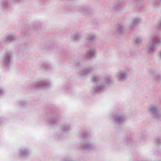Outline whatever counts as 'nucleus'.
<instances>
[{"mask_svg": "<svg viewBox=\"0 0 161 161\" xmlns=\"http://www.w3.org/2000/svg\"><path fill=\"white\" fill-rule=\"evenodd\" d=\"M150 111H157L158 109V107L154 105H151L150 107Z\"/></svg>", "mask_w": 161, "mask_h": 161, "instance_id": "obj_15", "label": "nucleus"}, {"mask_svg": "<svg viewBox=\"0 0 161 161\" xmlns=\"http://www.w3.org/2000/svg\"><path fill=\"white\" fill-rule=\"evenodd\" d=\"M159 56H160V58H161V52L160 53H159Z\"/></svg>", "mask_w": 161, "mask_h": 161, "instance_id": "obj_21", "label": "nucleus"}, {"mask_svg": "<svg viewBox=\"0 0 161 161\" xmlns=\"http://www.w3.org/2000/svg\"><path fill=\"white\" fill-rule=\"evenodd\" d=\"M86 38L88 42H91L94 40L95 38V36L93 35H89Z\"/></svg>", "mask_w": 161, "mask_h": 161, "instance_id": "obj_9", "label": "nucleus"}, {"mask_svg": "<svg viewBox=\"0 0 161 161\" xmlns=\"http://www.w3.org/2000/svg\"><path fill=\"white\" fill-rule=\"evenodd\" d=\"M99 79L98 77L95 75H93L92 77V80L95 84H97L99 81Z\"/></svg>", "mask_w": 161, "mask_h": 161, "instance_id": "obj_10", "label": "nucleus"}, {"mask_svg": "<svg viewBox=\"0 0 161 161\" xmlns=\"http://www.w3.org/2000/svg\"><path fill=\"white\" fill-rule=\"evenodd\" d=\"M11 57V54L8 53H5L3 61L4 65H7L9 64Z\"/></svg>", "mask_w": 161, "mask_h": 161, "instance_id": "obj_2", "label": "nucleus"}, {"mask_svg": "<svg viewBox=\"0 0 161 161\" xmlns=\"http://www.w3.org/2000/svg\"><path fill=\"white\" fill-rule=\"evenodd\" d=\"M158 26L159 27L160 29H161V21L160 22L159 24L158 25Z\"/></svg>", "mask_w": 161, "mask_h": 161, "instance_id": "obj_18", "label": "nucleus"}, {"mask_svg": "<svg viewBox=\"0 0 161 161\" xmlns=\"http://www.w3.org/2000/svg\"><path fill=\"white\" fill-rule=\"evenodd\" d=\"M95 53L94 50H90L86 54V57L87 58H91L95 56Z\"/></svg>", "mask_w": 161, "mask_h": 161, "instance_id": "obj_5", "label": "nucleus"}, {"mask_svg": "<svg viewBox=\"0 0 161 161\" xmlns=\"http://www.w3.org/2000/svg\"><path fill=\"white\" fill-rule=\"evenodd\" d=\"M34 85L36 87H46L47 85V82L46 81L44 80L37 82Z\"/></svg>", "mask_w": 161, "mask_h": 161, "instance_id": "obj_4", "label": "nucleus"}, {"mask_svg": "<svg viewBox=\"0 0 161 161\" xmlns=\"http://www.w3.org/2000/svg\"><path fill=\"white\" fill-rule=\"evenodd\" d=\"M14 36L12 35H8L6 38V41H11L14 40Z\"/></svg>", "mask_w": 161, "mask_h": 161, "instance_id": "obj_14", "label": "nucleus"}, {"mask_svg": "<svg viewBox=\"0 0 161 161\" xmlns=\"http://www.w3.org/2000/svg\"><path fill=\"white\" fill-rule=\"evenodd\" d=\"M141 22V20L140 19L135 18L133 20L132 25H136L140 23Z\"/></svg>", "mask_w": 161, "mask_h": 161, "instance_id": "obj_7", "label": "nucleus"}, {"mask_svg": "<svg viewBox=\"0 0 161 161\" xmlns=\"http://www.w3.org/2000/svg\"><path fill=\"white\" fill-rule=\"evenodd\" d=\"M124 31V28L121 25H119L117 29V31L119 33L121 34Z\"/></svg>", "mask_w": 161, "mask_h": 161, "instance_id": "obj_12", "label": "nucleus"}, {"mask_svg": "<svg viewBox=\"0 0 161 161\" xmlns=\"http://www.w3.org/2000/svg\"><path fill=\"white\" fill-rule=\"evenodd\" d=\"M80 36L79 35H74L72 37V39L73 40L75 41H78L80 38Z\"/></svg>", "mask_w": 161, "mask_h": 161, "instance_id": "obj_16", "label": "nucleus"}, {"mask_svg": "<svg viewBox=\"0 0 161 161\" xmlns=\"http://www.w3.org/2000/svg\"><path fill=\"white\" fill-rule=\"evenodd\" d=\"M105 88L104 86H100L97 87L95 88L94 91L95 92H98L103 91Z\"/></svg>", "mask_w": 161, "mask_h": 161, "instance_id": "obj_8", "label": "nucleus"}, {"mask_svg": "<svg viewBox=\"0 0 161 161\" xmlns=\"http://www.w3.org/2000/svg\"><path fill=\"white\" fill-rule=\"evenodd\" d=\"M116 77L119 78V80H125L127 77L126 74L122 71H119V73H117L116 75Z\"/></svg>", "mask_w": 161, "mask_h": 161, "instance_id": "obj_3", "label": "nucleus"}, {"mask_svg": "<svg viewBox=\"0 0 161 161\" xmlns=\"http://www.w3.org/2000/svg\"><path fill=\"white\" fill-rule=\"evenodd\" d=\"M3 91L1 89H0V95L3 94Z\"/></svg>", "mask_w": 161, "mask_h": 161, "instance_id": "obj_19", "label": "nucleus"}, {"mask_svg": "<svg viewBox=\"0 0 161 161\" xmlns=\"http://www.w3.org/2000/svg\"><path fill=\"white\" fill-rule=\"evenodd\" d=\"M161 3V0H153L152 4L154 8H156Z\"/></svg>", "mask_w": 161, "mask_h": 161, "instance_id": "obj_6", "label": "nucleus"}, {"mask_svg": "<svg viewBox=\"0 0 161 161\" xmlns=\"http://www.w3.org/2000/svg\"><path fill=\"white\" fill-rule=\"evenodd\" d=\"M89 70L87 69H84L81 72V74L83 75H86L89 72Z\"/></svg>", "mask_w": 161, "mask_h": 161, "instance_id": "obj_17", "label": "nucleus"}, {"mask_svg": "<svg viewBox=\"0 0 161 161\" xmlns=\"http://www.w3.org/2000/svg\"><path fill=\"white\" fill-rule=\"evenodd\" d=\"M104 81L106 84H109L112 82V80H111L110 76H107L105 77Z\"/></svg>", "mask_w": 161, "mask_h": 161, "instance_id": "obj_13", "label": "nucleus"}, {"mask_svg": "<svg viewBox=\"0 0 161 161\" xmlns=\"http://www.w3.org/2000/svg\"><path fill=\"white\" fill-rule=\"evenodd\" d=\"M6 4H7L6 3H2V5L3 6V7H5L6 5Z\"/></svg>", "mask_w": 161, "mask_h": 161, "instance_id": "obj_20", "label": "nucleus"}, {"mask_svg": "<svg viewBox=\"0 0 161 161\" xmlns=\"http://www.w3.org/2000/svg\"><path fill=\"white\" fill-rule=\"evenodd\" d=\"M161 42V39L158 36H153L152 39L151 41L149 42L147 46V51L148 53H153L155 50L156 46Z\"/></svg>", "mask_w": 161, "mask_h": 161, "instance_id": "obj_1", "label": "nucleus"}, {"mask_svg": "<svg viewBox=\"0 0 161 161\" xmlns=\"http://www.w3.org/2000/svg\"><path fill=\"white\" fill-rule=\"evenodd\" d=\"M142 40L140 37H136L134 38V42L135 44H137L142 43Z\"/></svg>", "mask_w": 161, "mask_h": 161, "instance_id": "obj_11", "label": "nucleus"}]
</instances>
